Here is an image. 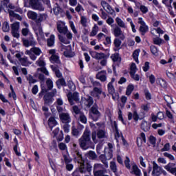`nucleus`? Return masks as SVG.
<instances>
[{
    "mask_svg": "<svg viewBox=\"0 0 176 176\" xmlns=\"http://www.w3.org/2000/svg\"><path fill=\"white\" fill-rule=\"evenodd\" d=\"M74 163H78V168L79 173L81 174H86V173H90L91 171L93 166L90 163H87L85 165V158L82 155V153L76 151L74 154Z\"/></svg>",
    "mask_w": 176,
    "mask_h": 176,
    "instance_id": "f257e3e1",
    "label": "nucleus"
},
{
    "mask_svg": "<svg viewBox=\"0 0 176 176\" xmlns=\"http://www.w3.org/2000/svg\"><path fill=\"white\" fill-rule=\"evenodd\" d=\"M78 144L80 148L86 151L91 146L93 142H91V138H90V131L85 129L81 138L78 140Z\"/></svg>",
    "mask_w": 176,
    "mask_h": 176,
    "instance_id": "f03ea898",
    "label": "nucleus"
},
{
    "mask_svg": "<svg viewBox=\"0 0 176 176\" xmlns=\"http://www.w3.org/2000/svg\"><path fill=\"white\" fill-rule=\"evenodd\" d=\"M91 138L94 144L100 142V141H104L106 138H108L107 131L104 129H98L91 133Z\"/></svg>",
    "mask_w": 176,
    "mask_h": 176,
    "instance_id": "7ed1b4c3",
    "label": "nucleus"
},
{
    "mask_svg": "<svg viewBox=\"0 0 176 176\" xmlns=\"http://www.w3.org/2000/svg\"><path fill=\"white\" fill-rule=\"evenodd\" d=\"M93 173L94 176H109V175H107V170L101 164L94 165Z\"/></svg>",
    "mask_w": 176,
    "mask_h": 176,
    "instance_id": "20e7f679",
    "label": "nucleus"
},
{
    "mask_svg": "<svg viewBox=\"0 0 176 176\" xmlns=\"http://www.w3.org/2000/svg\"><path fill=\"white\" fill-rule=\"evenodd\" d=\"M42 54V50H41V48L38 47H33L30 50H28L25 52V54H27L30 56V58H31L33 61H35L36 60L37 56H41Z\"/></svg>",
    "mask_w": 176,
    "mask_h": 176,
    "instance_id": "39448f33",
    "label": "nucleus"
},
{
    "mask_svg": "<svg viewBox=\"0 0 176 176\" xmlns=\"http://www.w3.org/2000/svg\"><path fill=\"white\" fill-rule=\"evenodd\" d=\"M48 126L54 134V137H57V134L60 132V129L57 127V121L54 117H50L48 120Z\"/></svg>",
    "mask_w": 176,
    "mask_h": 176,
    "instance_id": "423d86ee",
    "label": "nucleus"
},
{
    "mask_svg": "<svg viewBox=\"0 0 176 176\" xmlns=\"http://www.w3.org/2000/svg\"><path fill=\"white\" fill-rule=\"evenodd\" d=\"M29 8H32L34 10L43 12L45 7L39 0H29Z\"/></svg>",
    "mask_w": 176,
    "mask_h": 176,
    "instance_id": "0eeeda50",
    "label": "nucleus"
},
{
    "mask_svg": "<svg viewBox=\"0 0 176 176\" xmlns=\"http://www.w3.org/2000/svg\"><path fill=\"white\" fill-rule=\"evenodd\" d=\"M91 118L94 122H97L98 119H100V116H101V113L98 111V107L97 104H94V106L91 108Z\"/></svg>",
    "mask_w": 176,
    "mask_h": 176,
    "instance_id": "6e6552de",
    "label": "nucleus"
},
{
    "mask_svg": "<svg viewBox=\"0 0 176 176\" xmlns=\"http://www.w3.org/2000/svg\"><path fill=\"white\" fill-rule=\"evenodd\" d=\"M67 96L70 105H74L75 104V102H79V93L78 92H69V94H67Z\"/></svg>",
    "mask_w": 176,
    "mask_h": 176,
    "instance_id": "1a4fd4ad",
    "label": "nucleus"
},
{
    "mask_svg": "<svg viewBox=\"0 0 176 176\" xmlns=\"http://www.w3.org/2000/svg\"><path fill=\"white\" fill-rule=\"evenodd\" d=\"M22 42L25 47H30V46L34 47L35 45H36V41H35V39H34V36H32V35H30L28 38H23Z\"/></svg>",
    "mask_w": 176,
    "mask_h": 176,
    "instance_id": "9d476101",
    "label": "nucleus"
},
{
    "mask_svg": "<svg viewBox=\"0 0 176 176\" xmlns=\"http://www.w3.org/2000/svg\"><path fill=\"white\" fill-rule=\"evenodd\" d=\"M113 35L116 38H120L121 41H124L126 36H124V34L122 31V29L119 28V26H116L113 29Z\"/></svg>",
    "mask_w": 176,
    "mask_h": 176,
    "instance_id": "9b49d317",
    "label": "nucleus"
},
{
    "mask_svg": "<svg viewBox=\"0 0 176 176\" xmlns=\"http://www.w3.org/2000/svg\"><path fill=\"white\" fill-rule=\"evenodd\" d=\"M46 85L47 88H46L44 85L41 84V93H47L48 90H52V89H53V80L48 78L46 80Z\"/></svg>",
    "mask_w": 176,
    "mask_h": 176,
    "instance_id": "f8f14e48",
    "label": "nucleus"
},
{
    "mask_svg": "<svg viewBox=\"0 0 176 176\" xmlns=\"http://www.w3.org/2000/svg\"><path fill=\"white\" fill-rule=\"evenodd\" d=\"M162 166H160L156 164L155 162H153V171L152 175L153 176H160L162 174Z\"/></svg>",
    "mask_w": 176,
    "mask_h": 176,
    "instance_id": "ddd939ff",
    "label": "nucleus"
},
{
    "mask_svg": "<svg viewBox=\"0 0 176 176\" xmlns=\"http://www.w3.org/2000/svg\"><path fill=\"white\" fill-rule=\"evenodd\" d=\"M144 176H148L147 172L145 170V169H143ZM132 174H134L135 176H141V170L137 165H133L132 166Z\"/></svg>",
    "mask_w": 176,
    "mask_h": 176,
    "instance_id": "4468645a",
    "label": "nucleus"
},
{
    "mask_svg": "<svg viewBox=\"0 0 176 176\" xmlns=\"http://www.w3.org/2000/svg\"><path fill=\"white\" fill-rule=\"evenodd\" d=\"M62 123H71V116L67 113H62L59 115Z\"/></svg>",
    "mask_w": 176,
    "mask_h": 176,
    "instance_id": "2eb2a0df",
    "label": "nucleus"
},
{
    "mask_svg": "<svg viewBox=\"0 0 176 176\" xmlns=\"http://www.w3.org/2000/svg\"><path fill=\"white\" fill-rule=\"evenodd\" d=\"M91 57H93V58H95L96 60H102L104 58H106L107 54H104V53H98V52H92L91 53Z\"/></svg>",
    "mask_w": 176,
    "mask_h": 176,
    "instance_id": "dca6fc26",
    "label": "nucleus"
},
{
    "mask_svg": "<svg viewBox=\"0 0 176 176\" xmlns=\"http://www.w3.org/2000/svg\"><path fill=\"white\" fill-rule=\"evenodd\" d=\"M23 25L25 27L24 28L22 29L21 30V34L23 36H28V35H30V36H31V32L30 31V29L28 28L30 27V25H28V23L27 22H23Z\"/></svg>",
    "mask_w": 176,
    "mask_h": 176,
    "instance_id": "f3484780",
    "label": "nucleus"
},
{
    "mask_svg": "<svg viewBox=\"0 0 176 176\" xmlns=\"http://www.w3.org/2000/svg\"><path fill=\"white\" fill-rule=\"evenodd\" d=\"M96 79H99L101 82H105L107 80V72L105 70L98 72L96 74Z\"/></svg>",
    "mask_w": 176,
    "mask_h": 176,
    "instance_id": "a211bd4d",
    "label": "nucleus"
},
{
    "mask_svg": "<svg viewBox=\"0 0 176 176\" xmlns=\"http://www.w3.org/2000/svg\"><path fill=\"white\" fill-rule=\"evenodd\" d=\"M50 61L51 63H53V64L55 65L56 67H61V60H60V57H58V55H52L50 57Z\"/></svg>",
    "mask_w": 176,
    "mask_h": 176,
    "instance_id": "6ab92c4d",
    "label": "nucleus"
},
{
    "mask_svg": "<svg viewBox=\"0 0 176 176\" xmlns=\"http://www.w3.org/2000/svg\"><path fill=\"white\" fill-rule=\"evenodd\" d=\"M102 89L101 88H98L97 87H94L93 91L91 92V96L93 97H96L99 100L100 95L102 94Z\"/></svg>",
    "mask_w": 176,
    "mask_h": 176,
    "instance_id": "aec40b11",
    "label": "nucleus"
},
{
    "mask_svg": "<svg viewBox=\"0 0 176 176\" xmlns=\"http://www.w3.org/2000/svg\"><path fill=\"white\" fill-rule=\"evenodd\" d=\"M57 30L60 34H63L64 35L68 32V28L63 23H58Z\"/></svg>",
    "mask_w": 176,
    "mask_h": 176,
    "instance_id": "412c9836",
    "label": "nucleus"
},
{
    "mask_svg": "<svg viewBox=\"0 0 176 176\" xmlns=\"http://www.w3.org/2000/svg\"><path fill=\"white\" fill-rule=\"evenodd\" d=\"M50 68L54 72H55V75L57 78H61V76H63V74L60 72V68H61V66H56V65H51Z\"/></svg>",
    "mask_w": 176,
    "mask_h": 176,
    "instance_id": "4be33fe9",
    "label": "nucleus"
},
{
    "mask_svg": "<svg viewBox=\"0 0 176 176\" xmlns=\"http://www.w3.org/2000/svg\"><path fill=\"white\" fill-rule=\"evenodd\" d=\"M141 129L143 131H149L151 129V124H148L146 121H143L141 124Z\"/></svg>",
    "mask_w": 176,
    "mask_h": 176,
    "instance_id": "5701e85b",
    "label": "nucleus"
},
{
    "mask_svg": "<svg viewBox=\"0 0 176 176\" xmlns=\"http://www.w3.org/2000/svg\"><path fill=\"white\" fill-rule=\"evenodd\" d=\"M93 104H94V100H93V98L91 96H87V98H85V104L86 105V107H88V108H90V107H91Z\"/></svg>",
    "mask_w": 176,
    "mask_h": 176,
    "instance_id": "b1692460",
    "label": "nucleus"
},
{
    "mask_svg": "<svg viewBox=\"0 0 176 176\" xmlns=\"http://www.w3.org/2000/svg\"><path fill=\"white\" fill-rule=\"evenodd\" d=\"M28 17L30 19V20H36V19H38V14L34 11H28Z\"/></svg>",
    "mask_w": 176,
    "mask_h": 176,
    "instance_id": "393cba45",
    "label": "nucleus"
},
{
    "mask_svg": "<svg viewBox=\"0 0 176 176\" xmlns=\"http://www.w3.org/2000/svg\"><path fill=\"white\" fill-rule=\"evenodd\" d=\"M8 13L10 17H14L15 19H16V20H19L20 21L23 20L21 16L19 15V14H16L13 10H8Z\"/></svg>",
    "mask_w": 176,
    "mask_h": 176,
    "instance_id": "a878e982",
    "label": "nucleus"
},
{
    "mask_svg": "<svg viewBox=\"0 0 176 176\" xmlns=\"http://www.w3.org/2000/svg\"><path fill=\"white\" fill-rule=\"evenodd\" d=\"M47 45L49 47L54 46V35L52 34L49 38L47 39Z\"/></svg>",
    "mask_w": 176,
    "mask_h": 176,
    "instance_id": "bb28decb",
    "label": "nucleus"
},
{
    "mask_svg": "<svg viewBox=\"0 0 176 176\" xmlns=\"http://www.w3.org/2000/svg\"><path fill=\"white\" fill-rule=\"evenodd\" d=\"M116 21L118 25L119 26V28L120 27V28H127V26H126V24L120 18L117 17L116 19Z\"/></svg>",
    "mask_w": 176,
    "mask_h": 176,
    "instance_id": "cd10ccee",
    "label": "nucleus"
},
{
    "mask_svg": "<svg viewBox=\"0 0 176 176\" xmlns=\"http://www.w3.org/2000/svg\"><path fill=\"white\" fill-rule=\"evenodd\" d=\"M99 159L102 162L104 167L108 168V162L107 161L108 160H107V155L102 154L99 156Z\"/></svg>",
    "mask_w": 176,
    "mask_h": 176,
    "instance_id": "c85d7f7f",
    "label": "nucleus"
},
{
    "mask_svg": "<svg viewBox=\"0 0 176 176\" xmlns=\"http://www.w3.org/2000/svg\"><path fill=\"white\" fill-rule=\"evenodd\" d=\"M88 155V157L90 160H97V154L96 153V152L93 151H89L87 153Z\"/></svg>",
    "mask_w": 176,
    "mask_h": 176,
    "instance_id": "c756f323",
    "label": "nucleus"
},
{
    "mask_svg": "<svg viewBox=\"0 0 176 176\" xmlns=\"http://www.w3.org/2000/svg\"><path fill=\"white\" fill-rule=\"evenodd\" d=\"M78 120H80L81 123H84V124H86V123H87V118L83 113H80L78 116Z\"/></svg>",
    "mask_w": 176,
    "mask_h": 176,
    "instance_id": "7c9ffc66",
    "label": "nucleus"
},
{
    "mask_svg": "<svg viewBox=\"0 0 176 176\" xmlns=\"http://www.w3.org/2000/svg\"><path fill=\"white\" fill-rule=\"evenodd\" d=\"M34 30L37 36L38 35L40 36H43V30H42V27H41V25H38L37 28H34Z\"/></svg>",
    "mask_w": 176,
    "mask_h": 176,
    "instance_id": "2f4dec72",
    "label": "nucleus"
},
{
    "mask_svg": "<svg viewBox=\"0 0 176 176\" xmlns=\"http://www.w3.org/2000/svg\"><path fill=\"white\" fill-rule=\"evenodd\" d=\"M56 86H57L58 89H60L61 86H67L65 80H64V78L58 79L56 81Z\"/></svg>",
    "mask_w": 176,
    "mask_h": 176,
    "instance_id": "473e14b6",
    "label": "nucleus"
},
{
    "mask_svg": "<svg viewBox=\"0 0 176 176\" xmlns=\"http://www.w3.org/2000/svg\"><path fill=\"white\" fill-rule=\"evenodd\" d=\"M56 7L53 8V11L56 16H58L59 13H63V9L60 8V6H58V3H56Z\"/></svg>",
    "mask_w": 176,
    "mask_h": 176,
    "instance_id": "72a5a7b5",
    "label": "nucleus"
},
{
    "mask_svg": "<svg viewBox=\"0 0 176 176\" xmlns=\"http://www.w3.org/2000/svg\"><path fill=\"white\" fill-rule=\"evenodd\" d=\"M47 17V14H41L38 16V19H36V23L39 24V23H42V21H43V20H46Z\"/></svg>",
    "mask_w": 176,
    "mask_h": 176,
    "instance_id": "f704fd0d",
    "label": "nucleus"
},
{
    "mask_svg": "<svg viewBox=\"0 0 176 176\" xmlns=\"http://www.w3.org/2000/svg\"><path fill=\"white\" fill-rule=\"evenodd\" d=\"M52 98H53V96H52V95H50L49 93H47L44 96V101H45V104H51Z\"/></svg>",
    "mask_w": 176,
    "mask_h": 176,
    "instance_id": "c9c22d12",
    "label": "nucleus"
},
{
    "mask_svg": "<svg viewBox=\"0 0 176 176\" xmlns=\"http://www.w3.org/2000/svg\"><path fill=\"white\" fill-rule=\"evenodd\" d=\"M108 91L109 94H111V96H113L115 94V87H113V85H112V82H109L107 85Z\"/></svg>",
    "mask_w": 176,
    "mask_h": 176,
    "instance_id": "e433bc0d",
    "label": "nucleus"
},
{
    "mask_svg": "<svg viewBox=\"0 0 176 176\" xmlns=\"http://www.w3.org/2000/svg\"><path fill=\"white\" fill-rule=\"evenodd\" d=\"M36 64L38 65V67H41V68L46 66V63H45L42 57H40L38 60H36Z\"/></svg>",
    "mask_w": 176,
    "mask_h": 176,
    "instance_id": "4c0bfd02",
    "label": "nucleus"
},
{
    "mask_svg": "<svg viewBox=\"0 0 176 176\" xmlns=\"http://www.w3.org/2000/svg\"><path fill=\"white\" fill-rule=\"evenodd\" d=\"M110 168L113 173H118V166H116V162L112 161L110 162Z\"/></svg>",
    "mask_w": 176,
    "mask_h": 176,
    "instance_id": "58836bf2",
    "label": "nucleus"
},
{
    "mask_svg": "<svg viewBox=\"0 0 176 176\" xmlns=\"http://www.w3.org/2000/svg\"><path fill=\"white\" fill-rule=\"evenodd\" d=\"M20 28V22H15L11 25L12 31H19Z\"/></svg>",
    "mask_w": 176,
    "mask_h": 176,
    "instance_id": "ea45409f",
    "label": "nucleus"
},
{
    "mask_svg": "<svg viewBox=\"0 0 176 176\" xmlns=\"http://www.w3.org/2000/svg\"><path fill=\"white\" fill-rule=\"evenodd\" d=\"M2 30L3 32H9L10 27L9 26V23L7 21L4 22L2 25Z\"/></svg>",
    "mask_w": 176,
    "mask_h": 176,
    "instance_id": "a19ab883",
    "label": "nucleus"
},
{
    "mask_svg": "<svg viewBox=\"0 0 176 176\" xmlns=\"http://www.w3.org/2000/svg\"><path fill=\"white\" fill-rule=\"evenodd\" d=\"M148 26L146 25H143L140 27V31L142 33V35H145L148 32Z\"/></svg>",
    "mask_w": 176,
    "mask_h": 176,
    "instance_id": "79ce46f5",
    "label": "nucleus"
},
{
    "mask_svg": "<svg viewBox=\"0 0 176 176\" xmlns=\"http://www.w3.org/2000/svg\"><path fill=\"white\" fill-rule=\"evenodd\" d=\"M111 58L114 63L116 61H118L119 63H120L121 61L120 58L119 57V54L118 53H115L114 54L111 55Z\"/></svg>",
    "mask_w": 176,
    "mask_h": 176,
    "instance_id": "37998d69",
    "label": "nucleus"
},
{
    "mask_svg": "<svg viewBox=\"0 0 176 176\" xmlns=\"http://www.w3.org/2000/svg\"><path fill=\"white\" fill-rule=\"evenodd\" d=\"M98 31V26H97V25H94L90 33V36H96V35H97Z\"/></svg>",
    "mask_w": 176,
    "mask_h": 176,
    "instance_id": "c03bdc74",
    "label": "nucleus"
},
{
    "mask_svg": "<svg viewBox=\"0 0 176 176\" xmlns=\"http://www.w3.org/2000/svg\"><path fill=\"white\" fill-rule=\"evenodd\" d=\"M27 80H28L29 84L31 85L32 83H36V80L34 78V77L31 75L29 74L26 76Z\"/></svg>",
    "mask_w": 176,
    "mask_h": 176,
    "instance_id": "a18cd8bd",
    "label": "nucleus"
},
{
    "mask_svg": "<svg viewBox=\"0 0 176 176\" xmlns=\"http://www.w3.org/2000/svg\"><path fill=\"white\" fill-rule=\"evenodd\" d=\"M133 90H134V85H129L126 88V96H130V94L133 93Z\"/></svg>",
    "mask_w": 176,
    "mask_h": 176,
    "instance_id": "49530a36",
    "label": "nucleus"
},
{
    "mask_svg": "<svg viewBox=\"0 0 176 176\" xmlns=\"http://www.w3.org/2000/svg\"><path fill=\"white\" fill-rule=\"evenodd\" d=\"M153 43L155 45H158V46H160L163 42V39L160 38V37L153 38Z\"/></svg>",
    "mask_w": 176,
    "mask_h": 176,
    "instance_id": "de8ad7c7",
    "label": "nucleus"
},
{
    "mask_svg": "<svg viewBox=\"0 0 176 176\" xmlns=\"http://www.w3.org/2000/svg\"><path fill=\"white\" fill-rule=\"evenodd\" d=\"M59 41L62 42V43H64L65 45H69V41L65 38L64 36L61 35H58Z\"/></svg>",
    "mask_w": 176,
    "mask_h": 176,
    "instance_id": "09e8293b",
    "label": "nucleus"
},
{
    "mask_svg": "<svg viewBox=\"0 0 176 176\" xmlns=\"http://www.w3.org/2000/svg\"><path fill=\"white\" fill-rule=\"evenodd\" d=\"M138 54H140V50H136L133 52V57L136 63H138Z\"/></svg>",
    "mask_w": 176,
    "mask_h": 176,
    "instance_id": "8fccbe9b",
    "label": "nucleus"
},
{
    "mask_svg": "<svg viewBox=\"0 0 176 176\" xmlns=\"http://www.w3.org/2000/svg\"><path fill=\"white\" fill-rule=\"evenodd\" d=\"M11 34L14 38H16L17 39L20 38V33L19 32V30H11Z\"/></svg>",
    "mask_w": 176,
    "mask_h": 176,
    "instance_id": "3c124183",
    "label": "nucleus"
},
{
    "mask_svg": "<svg viewBox=\"0 0 176 176\" xmlns=\"http://www.w3.org/2000/svg\"><path fill=\"white\" fill-rule=\"evenodd\" d=\"M124 165L126 168H128V170L131 168V166H130V158H129V157H126V160H124Z\"/></svg>",
    "mask_w": 176,
    "mask_h": 176,
    "instance_id": "603ef678",
    "label": "nucleus"
},
{
    "mask_svg": "<svg viewBox=\"0 0 176 176\" xmlns=\"http://www.w3.org/2000/svg\"><path fill=\"white\" fill-rule=\"evenodd\" d=\"M63 158H64V162L65 164H68L71 163V162H72V158L69 157V156H67V155H64Z\"/></svg>",
    "mask_w": 176,
    "mask_h": 176,
    "instance_id": "864d4df0",
    "label": "nucleus"
},
{
    "mask_svg": "<svg viewBox=\"0 0 176 176\" xmlns=\"http://www.w3.org/2000/svg\"><path fill=\"white\" fill-rule=\"evenodd\" d=\"M73 111L74 113H76V115H78V116H80V113H82V111H80V109H79V107H78V106H74Z\"/></svg>",
    "mask_w": 176,
    "mask_h": 176,
    "instance_id": "5fc2aeb1",
    "label": "nucleus"
},
{
    "mask_svg": "<svg viewBox=\"0 0 176 176\" xmlns=\"http://www.w3.org/2000/svg\"><path fill=\"white\" fill-rule=\"evenodd\" d=\"M168 151H170V143L165 144L164 148L161 149V152H167Z\"/></svg>",
    "mask_w": 176,
    "mask_h": 176,
    "instance_id": "6e6d98bb",
    "label": "nucleus"
},
{
    "mask_svg": "<svg viewBox=\"0 0 176 176\" xmlns=\"http://www.w3.org/2000/svg\"><path fill=\"white\" fill-rule=\"evenodd\" d=\"M148 140L151 145H154V146L156 145V138H155L153 135H151Z\"/></svg>",
    "mask_w": 176,
    "mask_h": 176,
    "instance_id": "4d7b16f0",
    "label": "nucleus"
},
{
    "mask_svg": "<svg viewBox=\"0 0 176 176\" xmlns=\"http://www.w3.org/2000/svg\"><path fill=\"white\" fill-rule=\"evenodd\" d=\"M107 9L108 10L107 12V13H109V14H115V10L112 9V7L111 6V5L109 4L107 6Z\"/></svg>",
    "mask_w": 176,
    "mask_h": 176,
    "instance_id": "13d9d810",
    "label": "nucleus"
},
{
    "mask_svg": "<svg viewBox=\"0 0 176 176\" xmlns=\"http://www.w3.org/2000/svg\"><path fill=\"white\" fill-rule=\"evenodd\" d=\"M80 23L82 25V27H86L87 25V19H86L85 16H81Z\"/></svg>",
    "mask_w": 176,
    "mask_h": 176,
    "instance_id": "bf43d9fd",
    "label": "nucleus"
},
{
    "mask_svg": "<svg viewBox=\"0 0 176 176\" xmlns=\"http://www.w3.org/2000/svg\"><path fill=\"white\" fill-rule=\"evenodd\" d=\"M135 71H137V66L135 65V63H132L131 65L130 74H135Z\"/></svg>",
    "mask_w": 176,
    "mask_h": 176,
    "instance_id": "052dcab7",
    "label": "nucleus"
},
{
    "mask_svg": "<svg viewBox=\"0 0 176 176\" xmlns=\"http://www.w3.org/2000/svg\"><path fill=\"white\" fill-rule=\"evenodd\" d=\"M37 71H41L43 72V74H45V75H49V72L46 69V67L44 66L41 68H38Z\"/></svg>",
    "mask_w": 176,
    "mask_h": 176,
    "instance_id": "680f3d73",
    "label": "nucleus"
},
{
    "mask_svg": "<svg viewBox=\"0 0 176 176\" xmlns=\"http://www.w3.org/2000/svg\"><path fill=\"white\" fill-rule=\"evenodd\" d=\"M114 45H115L116 47H120V45H122V41L119 38H115Z\"/></svg>",
    "mask_w": 176,
    "mask_h": 176,
    "instance_id": "e2e57ef3",
    "label": "nucleus"
},
{
    "mask_svg": "<svg viewBox=\"0 0 176 176\" xmlns=\"http://www.w3.org/2000/svg\"><path fill=\"white\" fill-rule=\"evenodd\" d=\"M105 155H106L107 160H111V159H112V156H113L112 151L109 150V152L105 154Z\"/></svg>",
    "mask_w": 176,
    "mask_h": 176,
    "instance_id": "0e129e2a",
    "label": "nucleus"
},
{
    "mask_svg": "<svg viewBox=\"0 0 176 176\" xmlns=\"http://www.w3.org/2000/svg\"><path fill=\"white\" fill-rule=\"evenodd\" d=\"M164 156L165 157H168V159H169L170 160H175L173 155L168 153H164Z\"/></svg>",
    "mask_w": 176,
    "mask_h": 176,
    "instance_id": "69168bd1",
    "label": "nucleus"
},
{
    "mask_svg": "<svg viewBox=\"0 0 176 176\" xmlns=\"http://www.w3.org/2000/svg\"><path fill=\"white\" fill-rule=\"evenodd\" d=\"M58 148L60 149V151H65V149H67V145L61 142L58 144Z\"/></svg>",
    "mask_w": 176,
    "mask_h": 176,
    "instance_id": "338daca9",
    "label": "nucleus"
},
{
    "mask_svg": "<svg viewBox=\"0 0 176 176\" xmlns=\"http://www.w3.org/2000/svg\"><path fill=\"white\" fill-rule=\"evenodd\" d=\"M140 10L144 14L148 13V8L145 6H140Z\"/></svg>",
    "mask_w": 176,
    "mask_h": 176,
    "instance_id": "774afa93",
    "label": "nucleus"
}]
</instances>
